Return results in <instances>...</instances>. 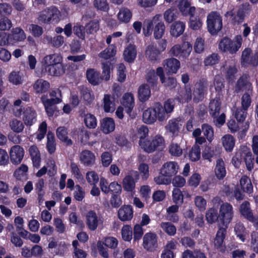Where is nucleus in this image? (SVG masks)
Returning a JSON list of instances; mask_svg holds the SVG:
<instances>
[{
	"label": "nucleus",
	"mask_w": 258,
	"mask_h": 258,
	"mask_svg": "<svg viewBox=\"0 0 258 258\" xmlns=\"http://www.w3.org/2000/svg\"><path fill=\"white\" fill-rule=\"evenodd\" d=\"M121 104L124 107L125 112L130 114L135 106L134 97L131 93H125L122 99Z\"/></svg>",
	"instance_id": "4be33fe9"
},
{
	"label": "nucleus",
	"mask_w": 258,
	"mask_h": 258,
	"mask_svg": "<svg viewBox=\"0 0 258 258\" xmlns=\"http://www.w3.org/2000/svg\"><path fill=\"white\" fill-rule=\"evenodd\" d=\"M29 31L35 37H39L43 33V28L36 24H30L28 26Z\"/></svg>",
	"instance_id": "e2e57ef3"
},
{
	"label": "nucleus",
	"mask_w": 258,
	"mask_h": 258,
	"mask_svg": "<svg viewBox=\"0 0 258 258\" xmlns=\"http://www.w3.org/2000/svg\"><path fill=\"white\" fill-rule=\"evenodd\" d=\"M206 218L209 223L212 224L217 220L219 221L217 211L213 208H210L206 212Z\"/></svg>",
	"instance_id": "6e6d98bb"
},
{
	"label": "nucleus",
	"mask_w": 258,
	"mask_h": 258,
	"mask_svg": "<svg viewBox=\"0 0 258 258\" xmlns=\"http://www.w3.org/2000/svg\"><path fill=\"white\" fill-rule=\"evenodd\" d=\"M81 162L86 166H92L95 161V156L93 153L89 150L82 151L79 157Z\"/></svg>",
	"instance_id": "412c9836"
},
{
	"label": "nucleus",
	"mask_w": 258,
	"mask_h": 258,
	"mask_svg": "<svg viewBox=\"0 0 258 258\" xmlns=\"http://www.w3.org/2000/svg\"><path fill=\"white\" fill-rule=\"evenodd\" d=\"M116 53V47L114 45H110L107 48L99 54V56L104 59H108L113 56Z\"/></svg>",
	"instance_id": "864d4df0"
},
{
	"label": "nucleus",
	"mask_w": 258,
	"mask_h": 258,
	"mask_svg": "<svg viewBox=\"0 0 258 258\" xmlns=\"http://www.w3.org/2000/svg\"><path fill=\"white\" fill-rule=\"evenodd\" d=\"M86 77L88 82L94 86L99 85L102 81L99 73L93 69H87Z\"/></svg>",
	"instance_id": "a878e982"
},
{
	"label": "nucleus",
	"mask_w": 258,
	"mask_h": 258,
	"mask_svg": "<svg viewBox=\"0 0 258 258\" xmlns=\"http://www.w3.org/2000/svg\"><path fill=\"white\" fill-rule=\"evenodd\" d=\"M104 109L105 112H112L114 111V104L110 100V96L108 94H105L103 98Z\"/></svg>",
	"instance_id": "680f3d73"
},
{
	"label": "nucleus",
	"mask_w": 258,
	"mask_h": 258,
	"mask_svg": "<svg viewBox=\"0 0 258 258\" xmlns=\"http://www.w3.org/2000/svg\"><path fill=\"white\" fill-rule=\"evenodd\" d=\"M160 226L164 232L170 236H174L176 233V227L170 222H162Z\"/></svg>",
	"instance_id": "79ce46f5"
},
{
	"label": "nucleus",
	"mask_w": 258,
	"mask_h": 258,
	"mask_svg": "<svg viewBox=\"0 0 258 258\" xmlns=\"http://www.w3.org/2000/svg\"><path fill=\"white\" fill-rule=\"evenodd\" d=\"M41 100L44 106L48 116L49 117L52 116L56 109L55 105L58 103L49 101L48 98L45 95L42 96Z\"/></svg>",
	"instance_id": "c85d7f7f"
},
{
	"label": "nucleus",
	"mask_w": 258,
	"mask_h": 258,
	"mask_svg": "<svg viewBox=\"0 0 258 258\" xmlns=\"http://www.w3.org/2000/svg\"><path fill=\"white\" fill-rule=\"evenodd\" d=\"M253 159L250 149L246 146H242L233 157L232 163L236 168H238L243 160L247 169L251 170L253 166Z\"/></svg>",
	"instance_id": "f257e3e1"
},
{
	"label": "nucleus",
	"mask_w": 258,
	"mask_h": 258,
	"mask_svg": "<svg viewBox=\"0 0 258 258\" xmlns=\"http://www.w3.org/2000/svg\"><path fill=\"white\" fill-rule=\"evenodd\" d=\"M24 156V149L20 146L16 145L13 146L10 151L11 162L15 165L20 164Z\"/></svg>",
	"instance_id": "2eb2a0df"
},
{
	"label": "nucleus",
	"mask_w": 258,
	"mask_h": 258,
	"mask_svg": "<svg viewBox=\"0 0 258 258\" xmlns=\"http://www.w3.org/2000/svg\"><path fill=\"white\" fill-rule=\"evenodd\" d=\"M242 42V38L241 35L236 36L233 40L224 37L220 41L219 48L222 51L234 54L240 48Z\"/></svg>",
	"instance_id": "f03ea898"
},
{
	"label": "nucleus",
	"mask_w": 258,
	"mask_h": 258,
	"mask_svg": "<svg viewBox=\"0 0 258 258\" xmlns=\"http://www.w3.org/2000/svg\"><path fill=\"white\" fill-rule=\"evenodd\" d=\"M214 172L216 177L219 179H223L226 176V166L223 160L219 158L216 161Z\"/></svg>",
	"instance_id": "5701e85b"
},
{
	"label": "nucleus",
	"mask_w": 258,
	"mask_h": 258,
	"mask_svg": "<svg viewBox=\"0 0 258 258\" xmlns=\"http://www.w3.org/2000/svg\"><path fill=\"white\" fill-rule=\"evenodd\" d=\"M234 216L232 206L228 203H224L220 205L218 214L219 221L226 227L231 222Z\"/></svg>",
	"instance_id": "0eeeda50"
},
{
	"label": "nucleus",
	"mask_w": 258,
	"mask_h": 258,
	"mask_svg": "<svg viewBox=\"0 0 258 258\" xmlns=\"http://www.w3.org/2000/svg\"><path fill=\"white\" fill-rule=\"evenodd\" d=\"M179 169V166L175 161H169L165 163L160 169V173L168 176L170 178L175 175Z\"/></svg>",
	"instance_id": "f3484780"
},
{
	"label": "nucleus",
	"mask_w": 258,
	"mask_h": 258,
	"mask_svg": "<svg viewBox=\"0 0 258 258\" xmlns=\"http://www.w3.org/2000/svg\"><path fill=\"white\" fill-rule=\"evenodd\" d=\"M165 146L164 139L160 135L155 136L151 141L148 140L146 144L142 143V149L149 153L156 150H162L165 148Z\"/></svg>",
	"instance_id": "6e6552de"
},
{
	"label": "nucleus",
	"mask_w": 258,
	"mask_h": 258,
	"mask_svg": "<svg viewBox=\"0 0 258 258\" xmlns=\"http://www.w3.org/2000/svg\"><path fill=\"white\" fill-rule=\"evenodd\" d=\"M49 87V83L43 79H38L33 85V89L36 93H44Z\"/></svg>",
	"instance_id": "72a5a7b5"
},
{
	"label": "nucleus",
	"mask_w": 258,
	"mask_h": 258,
	"mask_svg": "<svg viewBox=\"0 0 258 258\" xmlns=\"http://www.w3.org/2000/svg\"><path fill=\"white\" fill-rule=\"evenodd\" d=\"M138 135L140 138L139 144L142 148V143L146 144L148 140L145 138L148 135L149 130L145 125H142L137 130Z\"/></svg>",
	"instance_id": "3c124183"
},
{
	"label": "nucleus",
	"mask_w": 258,
	"mask_h": 258,
	"mask_svg": "<svg viewBox=\"0 0 258 258\" xmlns=\"http://www.w3.org/2000/svg\"><path fill=\"white\" fill-rule=\"evenodd\" d=\"M61 16V13L57 8L51 7L40 12L37 17V20L40 23H57Z\"/></svg>",
	"instance_id": "7ed1b4c3"
},
{
	"label": "nucleus",
	"mask_w": 258,
	"mask_h": 258,
	"mask_svg": "<svg viewBox=\"0 0 258 258\" xmlns=\"http://www.w3.org/2000/svg\"><path fill=\"white\" fill-rule=\"evenodd\" d=\"M23 121L26 126H31L37 120V113L35 110L31 107H26L23 113Z\"/></svg>",
	"instance_id": "a211bd4d"
},
{
	"label": "nucleus",
	"mask_w": 258,
	"mask_h": 258,
	"mask_svg": "<svg viewBox=\"0 0 258 258\" xmlns=\"http://www.w3.org/2000/svg\"><path fill=\"white\" fill-rule=\"evenodd\" d=\"M82 98L87 104H90L94 99L93 91L91 89L82 86L80 87Z\"/></svg>",
	"instance_id": "f704fd0d"
},
{
	"label": "nucleus",
	"mask_w": 258,
	"mask_h": 258,
	"mask_svg": "<svg viewBox=\"0 0 258 258\" xmlns=\"http://www.w3.org/2000/svg\"><path fill=\"white\" fill-rule=\"evenodd\" d=\"M154 36L155 39L162 38L164 34L165 26L162 20V16L160 14L156 15L152 19Z\"/></svg>",
	"instance_id": "9b49d317"
},
{
	"label": "nucleus",
	"mask_w": 258,
	"mask_h": 258,
	"mask_svg": "<svg viewBox=\"0 0 258 258\" xmlns=\"http://www.w3.org/2000/svg\"><path fill=\"white\" fill-rule=\"evenodd\" d=\"M151 95V91L149 87L147 84L141 85L138 90V95L139 100L142 102L147 100Z\"/></svg>",
	"instance_id": "37998d69"
},
{
	"label": "nucleus",
	"mask_w": 258,
	"mask_h": 258,
	"mask_svg": "<svg viewBox=\"0 0 258 258\" xmlns=\"http://www.w3.org/2000/svg\"><path fill=\"white\" fill-rule=\"evenodd\" d=\"M222 72L227 80L233 82L236 77L238 69L233 60L225 61L222 67Z\"/></svg>",
	"instance_id": "f8f14e48"
},
{
	"label": "nucleus",
	"mask_w": 258,
	"mask_h": 258,
	"mask_svg": "<svg viewBox=\"0 0 258 258\" xmlns=\"http://www.w3.org/2000/svg\"><path fill=\"white\" fill-rule=\"evenodd\" d=\"M241 65L256 67L258 65V50L252 53L250 48H245L242 52Z\"/></svg>",
	"instance_id": "9d476101"
},
{
	"label": "nucleus",
	"mask_w": 258,
	"mask_h": 258,
	"mask_svg": "<svg viewBox=\"0 0 258 258\" xmlns=\"http://www.w3.org/2000/svg\"><path fill=\"white\" fill-rule=\"evenodd\" d=\"M139 174L137 171H132L125 176L122 180L123 189L129 192H132L135 188L136 182L139 179Z\"/></svg>",
	"instance_id": "ddd939ff"
},
{
	"label": "nucleus",
	"mask_w": 258,
	"mask_h": 258,
	"mask_svg": "<svg viewBox=\"0 0 258 258\" xmlns=\"http://www.w3.org/2000/svg\"><path fill=\"white\" fill-rule=\"evenodd\" d=\"M209 113L212 117L219 115L221 109V102L216 98L211 101L209 104Z\"/></svg>",
	"instance_id": "a19ab883"
},
{
	"label": "nucleus",
	"mask_w": 258,
	"mask_h": 258,
	"mask_svg": "<svg viewBox=\"0 0 258 258\" xmlns=\"http://www.w3.org/2000/svg\"><path fill=\"white\" fill-rule=\"evenodd\" d=\"M174 101L172 99L166 100L162 106L159 103H157L154 106L157 119L159 121L166 120L169 117V114L173 111L174 108Z\"/></svg>",
	"instance_id": "20e7f679"
},
{
	"label": "nucleus",
	"mask_w": 258,
	"mask_h": 258,
	"mask_svg": "<svg viewBox=\"0 0 258 258\" xmlns=\"http://www.w3.org/2000/svg\"><path fill=\"white\" fill-rule=\"evenodd\" d=\"M207 27L211 34H217L222 28V19L219 13L212 12L207 16Z\"/></svg>",
	"instance_id": "423d86ee"
},
{
	"label": "nucleus",
	"mask_w": 258,
	"mask_h": 258,
	"mask_svg": "<svg viewBox=\"0 0 258 258\" xmlns=\"http://www.w3.org/2000/svg\"><path fill=\"white\" fill-rule=\"evenodd\" d=\"M62 57L59 53H54L46 55L43 59V63L47 69L53 65H54L59 62H62Z\"/></svg>",
	"instance_id": "393cba45"
},
{
	"label": "nucleus",
	"mask_w": 258,
	"mask_h": 258,
	"mask_svg": "<svg viewBox=\"0 0 258 258\" xmlns=\"http://www.w3.org/2000/svg\"><path fill=\"white\" fill-rule=\"evenodd\" d=\"M46 69L48 74L53 76H60L64 73V68L62 62H59Z\"/></svg>",
	"instance_id": "58836bf2"
},
{
	"label": "nucleus",
	"mask_w": 258,
	"mask_h": 258,
	"mask_svg": "<svg viewBox=\"0 0 258 258\" xmlns=\"http://www.w3.org/2000/svg\"><path fill=\"white\" fill-rule=\"evenodd\" d=\"M9 126L12 131L16 133H21L24 128L23 123L16 118H13L9 122Z\"/></svg>",
	"instance_id": "8fccbe9b"
},
{
	"label": "nucleus",
	"mask_w": 258,
	"mask_h": 258,
	"mask_svg": "<svg viewBox=\"0 0 258 258\" xmlns=\"http://www.w3.org/2000/svg\"><path fill=\"white\" fill-rule=\"evenodd\" d=\"M119 219L122 221H128L133 217V211L131 206H124L120 208L118 211Z\"/></svg>",
	"instance_id": "bb28decb"
},
{
	"label": "nucleus",
	"mask_w": 258,
	"mask_h": 258,
	"mask_svg": "<svg viewBox=\"0 0 258 258\" xmlns=\"http://www.w3.org/2000/svg\"><path fill=\"white\" fill-rule=\"evenodd\" d=\"M196 207L201 211H204L206 209L207 202L202 196H196L194 199Z\"/></svg>",
	"instance_id": "774afa93"
},
{
	"label": "nucleus",
	"mask_w": 258,
	"mask_h": 258,
	"mask_svg": "<svg viewBox=\"0 0 258 258\" xmlns=\"http://www.w3.org/2000/svg\"><path fill=\"white\" fill-rule=\"evenodd\" d=\"M103 222L101 218L93 211H89L86 215V225L92 231L95 230L98 225Z\"/></svg>",
	"instance_id": "dca6fc26"
},
{
	"label": "nucleus",
	"mask_w": 258,
	"mask_h": 258,
	"mask_svg": "<svg viewBox=\"0 0 258 258\" xmlns=\"http://www.w3.org/2000/svg\"><path fill=\"white\" fill-rule=\"evenodd\" d=\"M84 122L90 128H94L97 125L96 117L93 114L87 113L84 117Z\"/></svg>",
	"instance_id": "0e129e2a"
},
{
	"label": "nucleus",
	"mask_w": 258,
	"mask_h": 258,
	"mask_svg": "<svg viewBox=\"0 0 258 258\" xmlns=\"http://www.w3.org/2000/svg\"><path fill=\"white\" fill-rule=\"evenodd\" d=\"M192 49V45L189 42L185 41L181 44L174 45L169 50L168 53L170 56L186 59L189 56Z\"/></svg>",
	"instance_id": "39448f33"
},
{
	"label": "nucleus",
	"mask_w": 258,
	"mask_h": 258,
	"mask_svg": "<svg viewBox=\"0 0 258 258\" xmlns=\"http://www.w3.org/2000/svg\"><path fill=\"white\" fill-rule=\"evenodd\" d=\"M234 229L237 236L242 242H244L245 240V237L247 235V232L243 224L240 222H237L235 224Z\"/></svg>",
	"instance_id": "de8ad7c7"
},
{
	"label": "nucleus",
	"mask_w": 258,
	"mask_h": 258,
	"mask_svg": "<svg viewBox=\"0 0 258 258\" xmlns=\"http://www.w3.org/2000/svg\"><path fill=\"white\" fill-rule=\"evenodd\" d=\"M137 52L135 46L133 44H129L124 49L123 52L124 58L125 61L131 62L135 59Z\"/></svg>",
	"instance_id": "473e14b6"
},
{
	"label": "nucleus",
	"mask_w": 258,
	"mask_h": 258,
	"mask_svg": "<svg viewBox=\"0 0 258 258\" xmlns=\"http://www.w3.org/2000/svg\"><path fill=\"white\" fill-rule=\"evenodd\" d=\"M12 38L16 41H21L26 38L24 30L20 27H17L12 30Z\"/></svg>",
	"instance_id": "5fc2aeb1"
},
{
	"label": "nucleus",
	"mask_w": 258,
	"mask_h": 258,
	"mask_svg": "<svg viewBox=\"0 0 258 258\" xmlns=\"http://www.w3.org/2000/svg\"><path fill=\"white\" fill-rule=\"evenodd\" d=\"M252 91V87L249 82L248 76L243 75L237 81L235 87L234 92L238 93L241 92H249Z\"/></svg>",
	"instance_id": "4468645a"
},
{
	"label": "nucleus",
	"mask_w": 258,
	"mask_h": 258,
	"mask_svg": "<svg viewBox=\"0 0 258 258\" xmlns=\"http://www.w3.org/2000/svg\"><path fill=\"white\" fill-rule=\"evenodd\" d=\"M163 65L169 74H176L180 67V62L176 58H170L163 61Z\"/></svg>",
	"instance_id": "6ab92c4d"
},
{
	"label": "nucleus",
	"mask_w": 258,
	"mask_h": 258,
	"mask_svg": "<svg viewBox=\"0 0 258 258\" xmlns=\"http://www.w3.org/2000/svg\"><path fill=\"white\" fill-rule=\"evenodd\" d=\"M226 228H220L218 230L214 240V245L217 248H220L226 234Z\"/></svg>",
	"instance_id": "a18cd8bd"
},
{
	"label": "nucleus",
	"mask_w": 258,
	"mask_h": 258,
	"mask_svg": "<svg viewBox=\"0 0 258 258\" xmlns=\"http://www.w3.org/2000/svg\"><path fill=\"white\" fill-rule=\"evenodd\" d=\"M102 131L105 134H108L114 131L115 128V123L113 119L111 118H105L102 120L101 123Z\"/></svg>",
	"instance_id": "c03bdc74"
},
{
	"label": "nucleus",
	"mask_w": 258,
	"mask_h": 258,
	"mask_svg": "<svg viewBox=\"0 0 258 258\" xmlns=\"http://www.w3.org/2000/svg\"><path fill=\"white\" fill-rule=\"evenodd\" d=\"M44 39L50 45L55 48L60 47L64 42V37L62 35H56L53 37L50 36H45Z\"/></svg>",
	"instance_id": "e433bc0d"
},
{
	"label": "nucleus",
	"mask_w": 258,
	"mask_h": 258,
	"mask_svg": "<svg viewBox=\"0 0 258 258\" xmlns=\"http://www.w3.org/2000/svg\"><path fill=\"white\" fill-rule=\"evenodd\" d=\"M10 83L15 85L22 84L24 81V76L20 71H14L10 73L8 77Z\"/></svg>",
	"instance_id": "c756f323"
},
{
	"label": "nucleus",
	"mask_w": 258,
	"mask_h": 258,
	"mask_svg": "<svg viewBox=\"0 0 258 258\" xmlns=\"http://www.w3.org/2000/svg\"><path fill=\"white\" fill-rule=\"evenodd\" d=\"M202 129L204 135L209 142L214 139V130L213 127L208 124L204 123L202 125Z\"/></svg>",
	"instance_id": "4d7b16f0"
},
{
	"label": "nucleus",
	"mask_w": 258,
	"mask_h": 258,
	"mask_svg": "<svg viewBox=\"0 0 258 258\" xmlns=\"http://www.w3.org/2000/svg\"><path fill=\"white\" fill-rule=\"evenodd\" d=\"M240 184L244 192L250 194L253 191V186L250 179L246 176H242L240 180Z\"/></svg>",
	"instance_id": "09e8293b"
},
{
	"label": "nucleus",
	"mask_w": 258,
	"mask_h": 258,
	"mask_svg": "<svg viewBox=\"0 0 258 258\" xmlns=\"http://www.w3.org/2000/svg\"><path fill=\"white\" fill-rule=\"evenodd\" d=\"M146 79L151 87L156 86L158 83V78L154 70H151L147 72Z\"/></svg>",
	"instance_id": "052dcab7"
},
{
	"label": "nucleus",
	"mask_w": 258,
	"mask_h": 258,
	"mask_svg": "<svg viewBox=\"0 0 258 258\" xmlns=\"http://www.w3.org/2000/svg\"><path fill=\"white\" fill-rule=\"evenodd\" d=\"M207 88V85L204 82H200L197 84L196 89L193 93L194 100L196 102L201 100L204 97Z\"/></svg>",
	"instance_id": "cd10ccee"
},
{
	"label": "nucleus",
	"mask_w": 258,
	"mask_h": 258,
	"mask_svg": "<svg viewBox=\"0 0 258 258\" xmlns=\"http://www.w3.org/2000/svg\"><path fill=\"white\" fill-rule=\"evenodd\" d=\"M29 151L33 162V166L36 168H38L40 165L41 158L38 148L36 146H32L30 147Z\"/></svg>",
	"instance_id": "2f4dec72"
},
{
	"label": "nucleus",
	"mask_w": 258,
	"mask_h": 258,
	"mask_svg": "<svg viewBox=\"0 0 258 258\" xmlns=\"http://www.w3.org/2000/svg\"><path fill=\"white\" fill-rule=\"evenodd\" d=\"M47 140L46 148L48 152L50 154H52L54 152L56 147L55 138L54 135L52 133H48L47 135Z\"/></svg>",
	"instance_id": "603ef678"
},
{
	"label": "nucleus",
	"mask_w": 258,
	"mask_h": 258,
	"mask_svg": "<svg viewBox=\"0 0 258 258\" xmlns=\"http://www.w3.org/2000/svg\"><path fill=\"white\" fill-rule=\"evenodd\" d=\"M222 144L225 150L231 151L235 145V140L231 135H226L221 138Z\"/></svg>",
	"instance_id": "49530a36"
},
{
	"label": "nucleus",
	"mask_w": 258,
	"mask_h": 258,
	"mask_svg": "<svg viewBox=\"0 0 258 258\" xmlns=\"http://www.w3.org/2000/svg\"><path fill=\"white\" fill-rule=\"evenodd\" d=\"M252 91L245 92L241 97V107L244 110H247L251 103V95Z\"/></svg>",
	"instance_id": "bf43d9fd"
},
{
	"label": "nucleus",
	"mask_w": 258,
	"mask_h": 258,
	"mask_svg": "<svg viewBox=\"0 0 258 258\" xmlns=\"http://www.w3.org/2000/svg\"><path fill=\"white\" fill-rule=\"evenodd\" d=\"M179 11L184 16H192L195 14L196 8L191 7L189 2L187 0H181L178 5Z\"/></svg>",
	"instance_id": "b1692460"
},
{
	"label": "nucleus",
	"mask_w": 258,
	"mask_h": 258,
	"mask_svg": "<svg viewBox=\"0 0 258 258\" xmlns=\"http://www.w3.org/2000/svg\"><path fill=\"white\" fill-rule=\"evenodd\" d=\"M185 27V23L183 22L177 21L174 22L171 26V35L173 37H178L184 32Z\"/></svg>",
	"instance_id": "7c9ffc66"
},
{
	"label": "nucleus",
	"mask_w": 258,
	"mask_h": 258,
	"mask_svg": "<svg viewBox=\"0 0 258 258\" xmlns=\"http://www.w3.org/2000/svg\"><path fill=\"white\" fill-rule=\"evenodd\" d=\"M158 236L155 233L149 232L145 233L143 238L144 248L149 251H155L158 246Z\"/></svg>",
	"instance_id": "1a4fd4ad"
},
{
	"label": "nucleus",
	"mask_w": 258,
	"mask_h": 258,
	"mask_svg": "<svg viewBox=\"0 0 258 258\" xmlns=\"http://www.w3.org/2000/svg\"><path fill=\"white\" fill-rule=\"evenodd\" d=\"M189 159L192 161L199 160L201 157V149L199 146L196 144L191 148L189 153Z\"/></svg>",
	"instance_id": "13d9d810"
},
{
	"label": "nucleus",
	"mask_w": 258,
	"mask_h": 258,
	"mask_svg": "<svg viewBox=\"0 0 258 258\" xmlns=\"http://www.w3.org/2000/svg\"><path fill=\"white\" fill-rule=\"evenodd\" d=\"M132 17V13L131 10L126 8H122L117 14L118 20L124 23H128Z\"/></svg>",
	"instance_id": "ea45409f"
},
{
	"label": "nucleus",
	"mask_w": 258,
	"mask_h": 258,
	"mask_svg": "<svg viewBox=\"0 0 258 258\" xmlns=\"http://www.w3.org/2000/svg\"><path fill=\"white\" fill-rule=\"evenodd\" d=\"M57 137L61 141L65 143L68 146L72 145V141L68 137L67 129L64 126L58 127L56 131Z\"/></svg>",
	"instance_id": "c9c22d12"
},
{
	"label": "nucleus",
	"mask_w": 258,
	"mask_h": 258,
	"mask_svg": "<svg viewBox=\"0 0 258 258\" xmlns=\"http://www.w3.org/2000/svg\"><path fill=\"white\" fill-rule=\"evenodd\" d=\"M87 182L92 185H95L99 181L98 174L94 171L87 172L86 174Z\"/></svg>",
	"instance_id": "338daca9"
},
{
	"label": "nucleus",
	"mask_w": 258,
	"mask_h": 258,
	"mask_svg": "<svg viewBox=\"0 0 258 258\" xmlns=\"http://www.w3.org/2000/svg\"><path fill=\"white\" fill-rule=\"evenodd\" d=\"M143 119L144 122L148 124L154 123L157 120L154 107L147 109L143 112Z\"/></svg>",
	"instance_id": "4c0bfd02"
},
{
	"label": "nucleus",
	"mask_w": 258,
	"mask_h": 258,
	"mask_svg": "<svg viewBox=\"0 0 258 258\" xmlns=\"http://www.w3.org/2000/svg\"><path fill=\"white\" fill-rule=\"evenodd\" d=\"M160 51L156 46L150 44L148 45L145 51V56L146 58L150 61L155 62L160 59Z\"/></svg>",
	"instance_id": "aec40b11"
},
{
	"label": "nucleus",
	"mask_w": 258,
	"mask_h": 258,
	"mask_svg": "<svg viewBox=\"0 0 258 258\" xmlns=\"http://www.w3.org/2000/svg\"><path fill=\"white\" fill-rule=\"evenodd\" d=\"M176 10L174 8L167 10L164 13V18L168 23H171L176 19Z\"/></svg>",
	"instance_id": "69168bd1"
}]
</instances>
